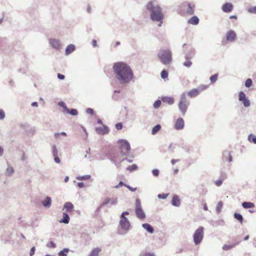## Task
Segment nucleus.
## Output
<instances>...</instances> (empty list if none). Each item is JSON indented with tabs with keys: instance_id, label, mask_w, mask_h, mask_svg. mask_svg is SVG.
I'll return each instance as SVG.
<instances>
[{
	"instance_id": "nucleus-12",
	"label": "nucleus",
	"mask_w": 256,
	"mask_h": 256,
	"mask_svg": "<svg viewBox=\"0 0 256 256\" xmlns=\"http://www.w3.org/2000/svg\"><path fill=\"white\" fill-rule=\"evenodd\" d=\"M120 224L124 230H128L130 226V222L126 218L120 217Z\"/></svg>"
},
{
	"instance_id": "nucleus-10",
	"label": "nucleus",
	"mask_w": 256,
	"mask_h": 256,
	"mask_svg": "<svg viewBox=\"0 0 256 256\" xmlns=\"http://www.w3.org/2000/svg\"><path fill=\"white\" fill-rule=\"evenodd\" d=\"M239 100L242 102L244 106L248 107L250 106V103L249 100L246 98V94L243 92H239Z\"/></svg>"
},
{
	"instance_id": "nucleus-5",
	"label": "nucleus",
	"mask_w": 256,
	"mask_h": 256,
	"mask_svg": "<svg viewBox=\"0 0 256 256\" xmlns=\"http://www.w3.org/2000/svg\"><path fill=\"white\" fill-rule=\"evenodd\" d=\"M204 230L202 226L199 227L194 234V242L196 245H198L202 241L204 237Z\"/></svg>"
},
{
	"instance_id": "nucleus-39",
	"label": "nucleus",
	"mask_w": 256,
	"mask_h": 256,
	"mask_svg": "<svg viewBox=\"0 0 256 256\" xmlns=\"http://www.w3.org/2000/svg\"><path fill=\"white\" fill-rule=\"evenodd\" d=\"M252 84V80L250 78H248L246 80L245 82V86L246 87L249 88Z\"/></svg>"
},
{
	"instance_id": "nucleus-50",
	"label": "nucleus",
	"mask_w": 256,
	"mask_h": 256,
	"mask_svg": "<svg viewBox=\"0 0 256 256\" xmlns=\"http://www.w3.org/2000/svg\"><path fill=\"white\" fill-rule=\"evenodd\" d=\"M86 112L88 114H94V110L91 108H88L86 110Z\"/></svg>"
},
{
	"instance_id": "nucleus-13",
	"label": "nucleus",
	"mask_w": 256,
	"mask_h": 256,
	"mask_svg": "<svg viewBox=\"0 0 256 256\" xmlns=\"http://www.w3.org/2000/svg\"><path fill=\"white\" fill-rule=\"evenodd\" d=\"M96 132L99 134H106L108 133L109 129L106 126H102V127H98L96 128Z\"/></svg>"
},
{
	"instance_id": "nucleus-40",
	"label": "nucleus",
	"mask_w": 256,
	"mask_h": 256,
	"mask_svg": "<svg viewBox=\"0 0 256 256\" xmlns=\"http://www.w3.org/2000/svg\"><path fill=\"white\" fill-rule=\"evenodd\" d=\"M68 251V250L64 249L63 250H61L59 252L58 254L60 256H66Z\"/></svg>"
},
{
	"instance_id": "nucleus-6",
	"label": "nucleus",
	"mask_w": 256,
	"mask_h": 256,
	"mask_svg": "<svg viewBox=\"0 0 256 256\" xmlns=\"http://www.w3.org/2000/svg\"><path fill=\"white\" fill-rule=\"evenodd\" d=\"M118 142L120 146L122 154L123 156L128 155L130 150V144L128 142L124 140H120Z\"/></svg>"
},
{
	"instance_id": "nucleus-1",
	"label": "nucleus",
	"mask_w": 256,
	"mask_h": 256,
	"mask_svg": "<svg viewBox=\"0 0 256 256\" xmlns=\"http://www.w3.org/2000/svg\"><path fill=\"white\" fill-rule=\"evenodd\" d=\"M116 78L121 83H128L132 80L133 72L130 67L122 62H116L113 65Z\"/></svg>"
},
{
	"instance_id": "nucleus-52",
	"label": "nucleus",
	"mask_w": 256,
	"mask_h": 256,
	"mask_svg": "<svg viewBox=\"0 0 256 256\" xmlns=\"http://www.w3.org/2000/svg\"><path fill=\"white\" fill-rule=\"evenodd\" d=\"M54 162L58 164L60 163V158L58 156H54Z\"/></svg>"
},
{
	"instance_id": "nucleus-30",
	"label": "nucleus",
	"mask_w": 256,
	"mask_h": 256,
	"mask_svg": "<svg viewBox=\"0 0 256 256\" xmlns=\"http://www.w3.org/2000/svg\"><path fill=\"white\" fill-rule=\"evenodd\" d=\"M234 217L236 219L238 220L240 224H242L243 222V218L242 216L238 213H235L234 214Z\"/></svg>"
},
{
	"instance_id": "nucleus-7",
	"label": "nucleus",
	"mask_w": 256,
	"mask_h": 256,
	"mask_svg": "<svg viewBox=\"0 0 256 256\" xmlns=\"http://www.w3.org/2000/svg\"><path fill=\"white\" fill-rule=\"evenodd\" d=\"M182 5L185 8L186 13L188 15L192 16L194 14L196 6L193 2H185L182 4Z\"/></svg>"
},
{
	"instance_id": "nucleus-18",
	"label": "nucleus",
	"mask_w": 256,
	"mask_h": 256,
	"mask_svg": "<svg viewBox=\"0 0 256 256\" xmlns=\"http://www.w3.org/2000/svg\"><path fill=\"white\" fill-rule=\"evenodd\" d=\"M172 205L178 206H180V200L179 198V197L177 196H174L172 197Z\"/></svg>"
},
{
	"instance_id": "nucleus-26",
	"label": "nucleus",
	"mask_w": 256,
	"mask_h": 256,
	"mask_svg": "<svg viewBox=\"0 0 256 256\" xmlns=\"http://www.w3.org/2000/svg\"><path fill=\"white\" fill-rule=\"evenodd\" d=\"M52 200L50 198L47 197L43 202L42 204L44 206L50 207L51 205Z\"/></svg>"
},
{
	"instance_id": "nucleus-2",
	"label": "nucleus",
	"mask_w": 256,
	"mask_h": 256,
	"mask_svg": "<svg viewBox=\"0 0 256 256\" xmlns=\"http://www.w3.org/2000/svg\"><path fill=\"white\" fill-rule=\"evenodd\" d=\"M146 8L150 13V19L153 22H159L158 26H161L164 18L162 8L158 5H155L152 1H150L146 4Z\"/></svg>"
},
{
	"instance_id": "nucleus-56",
	"label": "nucleus",
	"mask_w": 256,
	"mask_h": 256,
	"mask_svg": "<svg viewBox=\"0 0 256 256\" xmlns=\"http://www.w3.org/2000/svg\"><path fill=\"white\" fill-rule=\"evenodd\" d=\"M232 248V246L225 245L223 246V249L224 250H230V248Z\"/></svg>"
},
{
	"instance_id": "nucleus-33",
	"label": "nucleus",
	"mask_w": 256,
	"mask_h": 256,
	"mask_svg": "<svg viewBox=\"0 0 256 256\" xmlns=\"http://www.w3.org/2000/svg\"><path fill=\"white\" fill-rule=\"evenodd\" d=\"M248 140L250 142H252L254 144H256V136L254 135L250 134L248 136Z\"/></svg>"
},
{
	"instance_id": "nucleus-28",
	"label": "nucleus",
	"mask_w": 256,
	"mask_h": 256,
	"mask_svg": "<svg viewBox=\"0 0 256 256\" xmlns=\"http://www.w3.org/2000/svg\"><path fill=\"white\" fill-rule=\"evenodd\" d=\"M116 200H111L110 198H106L104 200L102 204L104 205H106V204H107L110 203L112 204H116Z\"/></svg>"
},
{
	"instance_id": "nucleus-41",
	"label": "nucleus",
	"mask_w": 256,
	"mask_h": 256,
	"mask_svg": "<svg viewBox=\"0 0 256 256\" xmlns=\"http://www.w3.org/2000/svg\"><path fill=\"white\" fill-rule=\"evenodd\" d=\"M223 206V204L222 202H218L217 206H216V210L218 212H220L222 207Z\"/></svg>"
},
{
	"instance_id": "nucleus-62",
	"label": "nucleus",
	"mask_w": 256,
	"mask_h": 256,
	"mask_svg": "<svg viewBox=\"0 0 256 256\" xmlns=\"http://www.w3.org/2000/svg\"><path fill=\"white\" fill-rule=\"evenodd\" d=\"M178 160H174V159H172V160H171V162L172 164H174L175 163H176L177 162H178Z\"/></svg>"
},
{
	"instance_id": "nucleus-38",
	"label": "nucleus",
	"mask_w": 256,
	"mask_h": 256,
	"mask_svg": "<svg viewBox=\"0 0 256 256\" xmlns=\"http://www.w3.org/2000/svg\"><path fill=\"white\" fill-rule=\"evenodd\" d=\"M138 168V166L136 164H132L130 166H129L127 168V170L130 171H133L136 170Z\"/></svg>"
},
{
	"instance_id": "nucleus-8",
	"label": "nucleus",
	"mask_w": 256,
	"mask_h": 256,
	"mask_svg": "<svg viewBox=\"0 0 256 256\" xmlns=\"http://www.w3.org/2000/svg\"><path fill=\"white\" fill-rule=\"evenodd\" d=\"M136 214L137 216V217L141 220L144 219L146 218L145 214L142 210L140 200L138 199H136Z\"/></svg>"
},
{
	"instance_id": "nucleus-46",
	"label": "nucleus",
	"mask_w": 256,
	"mask_h": 256,
	"mask_svg": "<svg viewBox=\"0 0 256 256\" xmlns=\"http://www.w3.org/2000/svg\"><path fill=\"white\" fill-rule=\"evenodd\" d=\"M14 170L12 167H9L6 170V173L8 174H12L14 172Z\"/></svg>"
},
{
	"instance_id": "nucleus-29",
	"label": "nucleus",
	"mask_w": 256,
	"mask_h": 256,
	"mask_svg": "<svg viewBox=\"0 0 256 256\" xmlns=\"http://www.w3.org/2000/svg\"><path fill=\"white\" fill-rule=\"evenodd\" d=\"M161 128V126L160 124H157L156 125V126H154L152 130V134H156Z\"/></svg>"
},
{
	"instance_id": "nucleus-20",
	"label": "nucleus",
	"mask_w": 256,
	"mask_h": 256,
	"mask_svg": "<svg viewBox=\"0 0 256 256\" xmlns=\"http://www.w3.org/2000/svg\"><path fill=\"white\" fill-rule=\"evenodd\" d=\"M76 49L75 46L74 44L68 45L66 50V54L68 55L74 52Z\"/></svg>"
},
{
	"instance_id": "nucleus-27",
	"label": "nucleus",
	"mask_w": 256,
	"mask_h": 256,
	"mask_svg": "<svg viewBox=\"0 0 256 256\" xmlns=\"http://www.w3.org/2000/svg\"><path fill=\"white\" fill-rule=\"evenodd\" d=\"M100 251V248H95L91 252L90 255L91 256H98V254Z\"/></svg>"
},
{
	"instance_id": "nucleus-61",
	"label": "nucleus",
	"mask_w": 256,
	"mask_h": 256,
	"mask_svg": "<svg viewBox=\"0 0 256 256\" xmlns=\"http://www.w3.org/2000/svg\"><path fill=\"white\" fill-rule=\"evenodd\" d=\"M86 11L88 12V13H90L91 12V8L90 6V5H88V7H87V8H86Z\"/></svg>"
},
{
	"instance_id": "nucleus-53",
	"label": "nucleus",
	"mask_w": 256,
	"mask_h": 256,
	"mask_svg": "<svg viewBox=\"0 0 256 256\" xmlns=\"http://www.w3.org/2000/svg\"><path fill=\"white\" fill-rule=\"evenodd\" d=\"M5 116V114L2 110H0V120L3 119Z\"/></svg>"
},
{
	"instance_id": "nucleus-45",
	"label": "nucleus",
	"mask_w": 256,
	"mask_h": 256,
	"mask_svg": "<svg viewBox=\"0 0 256 256\" xmlns=\"http://www.w3.org/2000/svg\"><path fill=\"white\" fill-rule=\"evenodd\" d=\"M168 194H159L158 195V198H160L165 199L168 197Z\"/></svg>"
},
{
	"instance_id": "nucleus-55",
	"label": "nucleus",
	"mask_w": 256,
	"mask_h": 256,
	"mask_svg": "<svg viewBox=\"0 0 256 256\" xmlns=\"http://www.w3.org/2000/svg\"><path fill=\"white\" fill-rule=\"evenodd\" d=\"M34 252H35V248L32 247L31 248L30 251V256H32V255H34Z\"/></svg>"
},
{
	"instance_id": "nucleus-42",
	"label": "nucleus",
	"mask_w": 256,
	"mask_h": 256,
	"mask_svg": "<svg viewBox=\"0 0 256 256\" xmlns=\"http://www.w3.org/2000/svg\"><path fill=\"white\" fill-rule=\"evenodd\" d=\"M161 105V101L160 100H156L154 104V108H158Z\"/></svg>"
},
{
	"instance_id": "nucleus-64",
	"label": "nucleus",
	"mask_w": 256,
	"mask_h": 256,
	"mask_svg": "<svg viewBox=\"0 0 256 256\" xmlns=\"http://www.w3.org/2000/svg\"><path fill=\"white\" fill-rule=\"evenodd\" d=\"M122 184H123V182H120L119 183V184H118L117 186H116V188H119L120 186H122Z\"/></svg>"
},
{
	"instance_id": "nucleus-25",
	"label": "nucleus",
	"mask_w": 256,
	"mask_h": 256,
	"mask_svg": "<svg viewBox=\"0 0 256 256\" xmlns=\"http://www.w3.org/2000/svg\"><path fill=\"white\" fill-rule=\"evenodd\" d=\"M185 58L186 60L184 62V66L188 68L190 67L192 63L190 61V58L188 56H186Z\"/></svg>"
},
{
	"instance_id": "nucleus-43",
	"label": "nucleus",
	"mask_w": 256,
	"mask_h": 256,
	"mask_svg": "<svg viewBox=\"0 0 256 256\" xmlns=\"http://www.w3.org/2000/svg\"><path fill=\"white\" fill-rule=\"evenodd\" d=\"M52 154L53 156L58 155V150L56 148V146L55 145L52 146Z\"/></svg>"
},
{
	"instance_id": "nucleus-17",
	"label": "nucleus",
	"mask_w": 256,
	"mask_h": 256,
	"mask_svg": "<svg viewBox=\"0 0 256 256\" xmlns=\"http://www.w3.org/2000/svg\"><path fill=\"white\" fill-rule=\"evenodd\" d=\"M64 209L68 212H72L74 210V205L72 202H66L64 207Z\"/></svg>"
},
{
	"instance_id": "nucleus-47",
	"label": "nucleus",
	"mask_w": 256,
	"mask_h": 256,
	"mask_svg": "<svg viewBox=\"0 0 256 256\" xmlns=\"http://www.w3.org/2000/svg\"><path fill=\"white\" fill-rule=\"evenodd\" d=\"M60 135L66 136V134L64 132H62L61 133H56L54 134V137L56 138H59Z\"/></svg>"
},
{
	"instance_id": "nucleus-58",
	"label": "nucleus",
	"mask_w": 256,
	"mask_h": 256,
	"mask_svg": "<svg viewBox=\"0 0 256 256\" xmlns=\"http://www.w3.org/2000/svg\"><path fill=\"white\" fill-rule=\"evenodd\" d=\"M144 256H154V254L152 252H146Z\"/></svg>"
},
{
	"instance_id": "nucleus-54",
	"label": "nucleus",
	"mask_w": 256,
	"mask_h": 256,
	"mask_svg": "<svg viewBox=\"0 0 256 256\" xmlns=\"http://www.w3.org/2000/svg\"><path fill=\"white\" fill-rule=\"evenodd\" d=\"M58 78L60 80H64V76L60 74H58Z\"/></svg>"
},
{
	"instance_id": "nucleus-32",
	"label": "nucleus",
	"mask_w": 256,
	"mask_h": 256,
	"mask_svg": "<svg viewBox=\"0 0 256 256\" xmlns=\"http://www.w3.org/2000/svg\"><path fill=\"white\" fill-rule=\"evenodd\" d=\"M236 37V33H228L226 38L228 40H232Z\"/></svg>"
},
{
	"instance_id": "nucleus-22",
	"label": "nucleus",
	"mask_w": 256,
	"mask_h": 256,
	"mask_svg": "<svg viewBox=\"0 0 256 256\" xmlns=\"http://www.w3.org/2000/svg\"><path fill=\"white\" fill-rule=\"evenodd\" d=\"M70 221V218L68 214L65 212L63 214V218L60 220V222L68 224Z\"/></svg>"
},
{
	"instance_id": "nucleus-48",
	"label": "nucleus",
	"mask_w": 256,
	"mask_h": 256,
	"mask_svg": "<svg viewBox=\"0 0 256 256\" xmlns=\"http://www.w3.org/2000/svg\"><path fill=\"white\" fill-rule=\"evenodd\" d=\"M116 128L118 130H120L122 129V123L119 122L116 124Z\"/></svg>"
},
{
	"instance_id": "nucleus-35",
	"label": "nucleus",
	"mask_w": 256,
	"mask_h": 256,
	"mask_svg": "<svg viewBox=\"0 0 256 256\" xmlns=\"http://www.w3.org/2000/svg\"><path fill=\"white\" fill-rule=\"evenodd\" d=\"M248 12L250 14H256V6L249 8L248 9Z\"/></svg>"
},
{
	"instance_id": "nucleus-21",
	"label": "nucleus",
	"mask_w": 256,
	"mask_h": 256,
	"mask_svg": "<svg viewBox=\"0 0 256 256\" xmlns=\"http://www.w3.org/2000/svg\"><path fill=\"white\" fill-rule=\"evenodd\" d=\"M142 226L146 230L152 234L154 232L153 228L148 224H142Z\"/></svg>"
},
{
	"instance_id": "nucleus-36",
	"label": "nucleus",
	"mask_w": 256,
	"mask_h": 256,
	"mask_svg": "<svg viewBox=\"0 0 256 256\" xmlns=\"http://www.w3.org/2000/svg\"><path fill=\"white\" fill-rule=\"evenodd\" d=\"M90 178V176L89 175H86L84 176H80L77 178V180H88Z\"/></svg>"
},
{
	"instance_id": "nucleus-15",
	"label": "nucleus",
	"mask_w": 256,
	"mask_h": 256,
	"mask_svg": "<svg viewBox=\"0 0 256 256\" xmlns=\"http://www.w3.org/2000/svg\"><path fill=\"white\" fill-rule=\"evenodd\" d=\"M184 120L181 118H178L176 122L174 128L177 130H182L184 127Z\"/></svg>"
},
{
	"instance_id": "nucleus-4",
	"label": "nucleus",
	"mask_w": 256,
	"mask_h": 256,
	"mask_svg": "<svg viewBox=\"0 0 256 256\" xmlns=\"http://www.w3.org/2000/svg\"><path fill=\"white\" fill-rule=\"evenodd\" d=\"M189 104L190 102L186 98V94L183 93L180 96L178 104V108L182 116H184L186 114Z\"/></svg>"
},
{
	"instance_id": "nucleus-60",
	"label": "nucleus",
	"mask_w": 256,
	"mask_h": 256,
	"mask_svg": "<svg viewBox=\"0 0 256 256\" xmlns=\"http://www.w3.org/2000/svg\"><path fill=\"white\" fill-rule=\"evenodd\" d=\"M78 186L80 188H82L84 187V184L83 182H78Z\"/></svg>"
},
{
	"instance_id": "nucleus-16",
	"label": "nucleus",
	"mask_w": 256,
	"mask_h": 256,
	"mask_svg": "<svg viewBox=\"0 0 256 256\" xmlns=\"http://www.w3.org/2000/svg\"><path fill=\"white\" fill-rule=\"evenodd\" d=\"M200 22L199 18L196 16H192L188 20V23L193 24V25H197Z\"/></svg>"
},
{
	"instance_id": "nucleus-44",
	"label": "nucleus",
	"mask_w": 256,
	"mask_h": 256,
	"mask_svg": "<svg viewBox=\"0 0 256 256\" xmlns=\"http://www.w3.org/2000/svg\"><path fill=\"white\" fill-rule=\"evenodd\" d=\"M47 246L50 248H54L56 246V244L54 242H50L48 244H47Z\"/></svg>"
},
{
	"instance_id": "nucleus-11",
	"label": "nucleus",
	"mask_w": 256,
	"mask_h": 256,
	"mask_svg": "<svg viewBox=\"0 0 256 256\" xmlns=\"http://www.w3.org/2000/svg\"><path fill=\"white\" fill-rule=\"evenodd\" d=\"M233 8V4L230 2H227L222 6V10L224 12L229 13L232 12Z\"/></svg>"
},
{
	"instance_id": "nucleus-3",
	"label": "nucleus",
	"mask_w": 256,
	"mask_h": 256,
	"mask_svg": "<svg viewBox=\"0 0 256 256\" xmlns=\"http://www.w3.org/2000/svg\"><path fill=\"white\" fill-rule=\"evenodd\" d=\"M158 57L160 62L165 65L170 64L172 60V53L168 50H161L158 54Z\"/></svg>"
},
{
	"instance_id": "nucleus-19",
	"label": "nucleus",
	"mask_w": 256,
	"mask_h": 256,
	"mask_svg": "<svg viewBox=\"0 0 256 256\" xmlns=\"http://www.w3.org/2000/svg\"><path fill=\"white\" fill-rule=\"evenodd\" d=\"M162 101L168 104H172L174 103V98L172 97L164 96L162 98Z\"/></svg>"
},
{
	"instance_id": "nucleus-9",
	"label": "nucleus",
	"mask_w": 256,
	"mask_h": 256,
	"mask_svg": "<svg viewBox=\"0 0 256 256\" xmlns=\"http://www.w3.org/2000/svg\"><path fill=\"white\" fill-rule=\"evenodd\" d=\"M207 88V86H200L198 88H194L188 92V96L191 98H194L198 96L201 91L206 90Z\"/></svg>"
},
{
	"instance_id": "nucleus-24",
	"label": "nucleus",
	"mask_w": 256,
	"mask_h": 256,
	"mask_svg": "<svg viewBox=\"0 0 256 256\" xmlns=\"http://www.w3.org/2000/svg\"><path fill=\"white\" fill-rule=\"evenodd\" d=\"M226 178V174H222V178L220 180H217L215 182V184H216V186H220L223 182V180H225Z\"/></svg>"
},
{
	"instance_id": "nucleus-59",
	"label": "nucleus",
	"mask_w": 256,
	"mask_h": 256,
	"mask_svg": "<svg viewBox=\"0 0 256 256\" xmlns=\"http://www.w3.org/2000/svg\"><path fill=\"white\" fill-rule=\"evenodd\" d=\"M129 214L128 212H124L122 213V214H121V216L120 217H122V218H126L125 217V215H128Z\"/></svg>"
},
{
	"instance_id": "nucleus-51",
	"label": "nucleus",
	"mask_w": 256,
	"mask_h": 256,
	"mask_svg": "<svg viewBox=\"0 0 256 256\" xmlns=\"http://www.w3.org/2000/svg\"><path fill=\"white\" fill-rule=\"evenodd\" d=\"M152 174L154 176H157L159 174V171L158 170H154L152 172Z\"/></svg>"
},
{
	"instance_id": "nucleus-34",
	"label": "nucleus",
	"mask_w": 256,
	"mask_h": 256,
	"mask_svg": "<svg viewBox=\"0 0 256 256\" xmlns=\"http://www.w3.org/2000/svg\"><path fill=\"white\" fill-rule=\"evenodd\" d=\"M160 76L163 79H167L168 78V72L166 70L162 71Z\"/></svg>"
},
{
	"instance_id": "nucleus-49",
	"label": "nucleus",
	"mask_w": 256,
	"mask_h": 256,
	"mask_svg": "<svg viewBox=\"0 0 256 256\" xmlns=\"http://www.w3.org/2000/svg\"><path fill=\"white\" fill-rule=\"evenodd\" d=\"M58 104L60 106H62L64 112H66V110H67L68 108L64 102H59Z\"/></svg>"
},
{
	"instance_id": "nucleus-31",
	"label": "nucleus",
	"mask_w": 256,
	"mask_h": 256,
	"mask_svg": "<svg viewBox=\"0 0 256 256\" xmlns=\"http://www.w3.org/2000/svg\"><path fill=\"white\" fill-rule=\"evenodd\" d=\"M66 112L72 114V116H76L78 114V112L76 109H72L71 110H70L68 108L67 110H66Z\"/></svg>"
},
{
	"instance_id": "nucleus-37",
	"label": "nucleus",
	"mask_w": 256,
	"mask_h": 256,
	"mask_svg": "<svg viewBox=\"0 0 256 256\" xmlns=\"http://www.w3.org/2000/svg\"><path fill=\"white\" fill-rule=\"evenodd\" d=\"M218 74H215L214 75L210 77V82H211L212 84H214V82H216V80L218 79Z\"/></svg>"
},
{
	"instance_id": "nucleus-57",
	"label": "nucleus",
	"mask_w": 256,
	"mask_h": 256,
	"mask_svg": "<svg viewBox=\"0 0 256 256\" xmlns=\"http://www.w3.org/2000/svg\"><path fill=\"white\" fill-rule=\"evenodd\" d=\"M92 45L94 47H96L97 46V42L96 40H93L92 41Z\"/></svg>"
},
{
	"instance_id": "nucleus-23",
	"label": "nucleus",
	"mask_w": 256,
	"mask_h": 256,
	"mask_svg": "<svg viewBox=\"0 0 256 256\" xmlns=\"http://www.w3.org/2000/svg\"><path fill=\"white\" fill-rule=\"evenodd\" d=\"M242 206L244 208H252L254 207V204L250 202H244L242 204Z\"/></svg>"
},
{
	"instance_id": "nucleus-63",
	"label": "nucleus",
	"mask_w": 256,
	"mask_h": 256,
	"mask_svg": "<svg viewBox=\"0 0 256 256\" xmlns=\"http://www.w3.org/2000/svg\"><path fill=\"white\" fill-rule=\"evenodd\" d=\"M127 188H128L129 190H132V192H134V190H136V188H132L130 187V186H127Z\"/></svg>"
},
{
	"instance_id": "nucleus-14",
	"label": "nucleus",
	"mask_w": 256,
	"mask_h": 256,
	"mask_svg": "<svg viewBox=\"0 0 256 256\" xmlns=\"http://www.w3.org/2000/svg\"><path fill=\"white\" fill-rule=\"evenodd\" d=\"M49 42L51 46L56 50H59L60 48V44L58 40L50 39Z\"/></svg>"
}]
</instances>
